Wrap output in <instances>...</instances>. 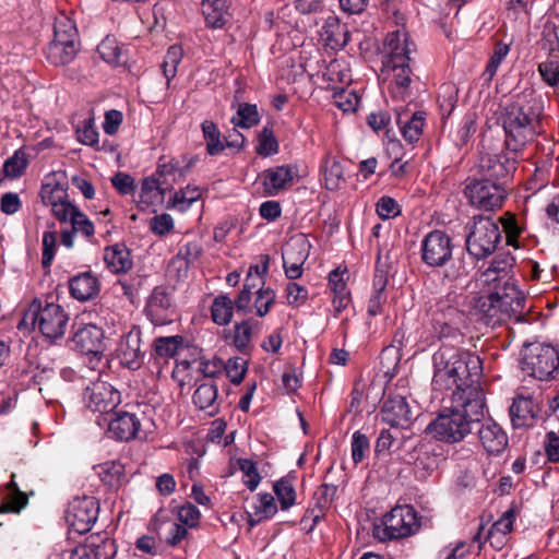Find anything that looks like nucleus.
Returning <instances> with one entry per match:
<instances>
[{
  "label": "nucleus",
  "mask_w": 559,
  "mask_h": 559,
  "mask_svg": "<svg viewBox=\"0 0 559 559\" xmlns=\"http://www.w3.org/2000/svg\"><path fill=\"white\" fill-rule=\"evenodd\" d=\"M224 360L217 356L212 358H200L198 362V372L202 373L204 380H214L223 372Z\"/></svg>",
  "instance_id": "58"
},
{
  "label": "nucleus",
  "mask_w": 559,
  "mask_h": 559,
  "mask_svg": "<svg viewBox=\"0 0 559 559\" xmlns=\"http://www.w3.org/2000/svg\"><path fill=\"white\" fill-rule=\"evenodd\" d=\"M201 128L207 154L211 156L221 154L225 150V142L222 140V133L216 123L211 120H204Z\"/></svg>",
  "instance_id": "39"
},
{
  "label": "nucleus",
  "mask_w": 559,
  "mask_h": 559,
  "mask_svg": "<svg viewBox=\"0 0 559 559\" xmlns=\"http://www.w3.org/2000/svg\"><path fill=\"white\" fill-rule=\"evenodd\" d=\"M513 265L514 258L509 253L496 255L490 265L480 275L483 285L487 286V289L520 290L511 275Z\"/></svg>",
  "instance_id": "13"
},
{
  "label": "nucleus",
  "mask_w": 559,
  "mask_h": 559,
  "mask_svg": "<svg viewBox=\"0 0 559 559\" xmlns=\"http://www.w3.org/2000/svg\"><path fill=\"white\" fill-rule=\"evenodd\" d=\"M202 252L203 248L200 240H187L181 243L177 258L185 260L187 264H191L201 257Z\"/></svg>",
  "instance_id": "63"
},
{
  "label": "nucleus",
  "mask_w": 559,
  "mask_h": 559,
  "mask_svg": "<svg viewBox=\"0 0 559 559\" xmlns=\"http://www.w3.org/2000/svg\"><path fill=\"white\" fill-rule=\"evenodd\" d=\"M52 40L68 41L79 45V34L75 23L67 15H60L55 21Z\"/></svg>",
  "instance_id": "43"
},
{
  "label": "nucleus",
  "mask_w": 559,
  "mask_h": 559,
  "mask_svg": "<svg viewBox=\"0 0 559 559\" xmlns=\"http://www.w3.org/2000/svg\"><path fill=\"white\" fill-rule=\"evenodd\" d=\"M416 50L415 44L405 31L396 29L386 35L384 40V67L411 63V55Z\"/></svg>",
  "instance_id": "17"
},
{
  "label": "nucleus",
  "mask_w": 559,
  "mask_h": 559,
  "mask_svg": "<svg viewBox=\"0 0 559 559\" xmlns=\"http://www.w3.org/2000/svg\"><path fill=\"white\" fill-rule=\"evenodd\" d=\"M140 419L132 413L118 412L109 420L107 433L119 441L134 439L140 430Z\"/></svg>",
  "instance_id": "22"
},
{
  "label": "nucleus",
  "mask_w": 559,
  "mask_h": 559,
  "mask_svg": "<svg viewBox=\"0 0 559 559\" xmlns=\"http://www.w3.org/2000/svg\"><path fill=\"white\" fill-rule=\"evenodd\" d=\"M428 312L431 316L433 332L440 340H459L463 337L462 326L465 314L452 306L448 299L439 298L429 301Z\"/></svg>",
  "instance_id": "10"
},
{
  "label": "nucleus",
  "mask_w": 559,
  "mask_h": 559,
  "mask_svg": "<svg viewBox=\"0 0 559 559\" xmlns=\"http://www.w3.org/2000/svg\"><path fill=\"white\" fill-rule=\"evenodd\" d=\"M544 99L533 87L513 93L500 105V121L506 146L516 154L545 132Z\"/></svg>",
  "instance_id": "1"
},
{
  "label": "nucleus",
  "mask_w": 559,
  "mask_h": 559,
  "mask_svg": "<svg viewBox=\"0 0 559 559\" xmlns=\"http://www.w3.org/2000/svg\"><path fill=\"white\" fill-rule=\"evenodd\" d=\"M337 492V487L331 484H322L314 492V506L320 511L328 510Z\"/></svg>",
  "instance_id": "59"
},
{
  "label": "nucleus",
  "mask_w": 559,
  "mask_h": 559,
  "mask_svg": "<svg viewBox=\"0 0 559 559\" xmlns=\"http://www.w3.org/2000/svg\"><path fill=\"white\" fill-rule=\"evenodd\" d=\"M475 429H477L478 439L488 454H499L506 449L508 437L495 421L486 420L483 423L480 420Z\"/></svg>",
  "instance_id": "21"
},
{
  "label": "nucleus",
  "mask_w": 559,
  "mask_h": 559,
  "mask_svg": "<svg viewBox=\"0 0 559 559\" xmlns=\"http://www.w3.org/2000/svg\"><path fill=\"white\" fill-rule=\"evenodd\" d=\"M463 397L462 393L451 395V407L444 409L426 427V432L445 443H456L469 435L484 418L485 396Z\"/></svg>",
  "instance_id": "3"
},
{
  "label": "nucleus",
  "mask_w": 559,
  "mask_h": 559,
  "mask_svg": "<svg viewBox=\"0 0 559 559\" xmlns=\"http://www.w3.org/2000/svg\"><path fill=\"white\" fill-rule=\"evenodd\" d=\"M248 362L241 357L229 358L226 362L224 361L223 371L233 384H240L247 373Z\"/></svg>",
  "instance_id": "52"
},
{
  "label": "nucleus",
  "mask_w": 559,
  "mask_h": 559,
  "mask_svg": "<svg viewBox=\"0 0 559 559\" xmlns=\"http://www.w3.org/2000/svg\"><path fill=\"white\" fill-rule=\"evenodd\" d=\"M83 402L90 411L106 414L120 404L121 395L110 383L97 380L85 389Z\"/></svg>",
  "instance_id": "15"
},
{
  "label": "nucleus",
  "mask_w": 559,
  "mask_h": 559,
  "mask_svg": "<svg viewBox=\"0 0 559 559\" xmlns=\"http://www.w3.org/2000/svg\"><path fill=\"white\" fill-rule=\"evenodd\" d=\"M100 58L112 66H119L124 62L122 48L114 37L107 36L97 47Z\"/></svg>",
  "instance_id": "44"
},
{
  "label": "nucleus",
  "mask_w": 559,
  "mask_h": 559,
  "mask_svg": "<svg viewBox=\"0 0 559 559\" xmlns=\"http://www.w3.org/2000/svg\"><path fill=\"white\" fill-rule=\"evenodd\" d=\"M295 170L288 165L276 166L264 170L261 178L265 194L272 197L278 194L286 189L287 185L293 182Z\"/></svg>",
  "instance_id": "27"
},
{
  "label": "nucleus",
  "mask_w": 559,
  "mask_h": 559,
  "mask_svg": "<svg viewBox=\"0 0 559 559\" xmlns=\"http://www.w3.org/2000/svg\"><path fill=\"white\" fill-rule=\"evenodd\" d=\"M391 76L389 91L392 97L405 100L409 97V86L412 83V69L409 63L394 64V67H384Z\"/></svg>",
  "instance_id": "29"
},
{
  "label": "nucleus",
  "mask_w": 559,
  "mask_h": 559,
  "mask_svg": "<svg viewBox=\"0 0 559 559\" xmlns=\"http://www.w3.org/2000/svg\"><path fill=\"white\" fill-rule=\"evenodd\" d=\"M310 243L305 235L292 238L283 251V266L285 275L289 280L299 278L302 275V265L309 255Z\"/></svg>",
  "instance_id": "18"
},
{
  "label": "nucleus",
  "mask_w": 559,
  "mask_h": 559,
  "mask_svg": "<svg viewBox=\"0 0 559 559\" xmlns=\"http://www.w3.org/2000/svg\"><path fill=\"white\" fill-rule=\"evenodd\" d=\"M452 238L442 230L429 231L420 242L421 261L429 267H443V281L454 283L469 274L464 255L453 257Z\"/></svg>",
  "instance_id": "4"
},
{
  "label": "nucleus",
  "mask_w": 559,
  "mask_h": 559,
  "mask_svg": "<svg viewBox=\"0 0 559 559\" xmlns=\"http://www.w3.org/2000/svg\"><path fill=\"white\" fill-rule=\"evenodd\" d=\"M70 224L71 229H64L61 231V243L67 248L73 247L75 234H81L87 239H91L94 236L93 223L81 211H79L74 216H72V221L70 222Z\"/></svg>",
  "instance_id": "34"
},
{
  "label": "nucleus",
  "mask_w": 559,
  "mask_h": 559,
  "mask_svg": "<svg viewBox=\"0 0 559 559\" xmlns=\"http://www.w3.org/2000/svg\"><path fill=\"white\" fill-rule=\"evenodd\" d=\"M324 183L329 190H337L344 181V173L341 163L333 156L324 158Z\"/></svg>",
  "instance_id": "45"
},
{
  "label": "nucleus",
  "mask_w": 559,
  "mask_h": 559,
  "mask_svg": "<svg viewBox=\"0 0 559 559\" xmlns=\"http://www.w3.org/2000/svg\"><path fill=\"white\" fill-rule=\"evenodd\" d=\"M285 295L287 305L292 307H300L305 305L309 297L308 289L295 282L286 284Z\"/></svg>",
  "instance_id": "60"
},
{
  "label": "nucleus",
  "mask_w": 559,
  "mask_h": 559,
  "mask_svg": "<svg viewBox=\"0 0 559 559\" xmlns=\"http://www.w3.org/2000/svg\"><path fill=\"white\" fill-rule=\"evenodd\" d=\"M70 295L79 301L96 298L100 292V282L91 271H85L69 280Z\"/></svg>",
  "instance_id": "24"
},
{
  "label": "nucleus",
  "mask_w": 559,
  "mask_h": 559,
  "mask_svg": "<svg viewBox=\"0 0 559 559\" xmlns=\"http://www.w3.org/2000/svg\"><path fill=\"white\" fill-rule=\"evenodd\" d=\"M420 527L417 512L411 506H397L374 524L372 535L380 542L405 538Z\"/></svg>",
  "instance_id": "8"
},
{
  "label": "nucleus",
  "mask_w": 559,
  "mask_h": 559,
  "mask_svg": "<svg viewBox=\"0 0 559 559\" xmlns=\"http://www.w3.org/2000/svg\"><path fill=\"white\" fill-rule=\"evenodd\" d=\"M277 512V506L274 497L269 493H258L252 502V512L249 513V523L251 526L263 520L273 518Z\"/></svg>",
  "instance_id": "35"
},
{
  "label": "nucleus",
  "mask_w": 559,
  "mask_h": 559,
  "mask_svg": "<svg viewBox=\"0 0 559 559\" xmlns=\"http://www.w3.org/2000/svg\"><path fill=\"white\" fill-rule=\"evenodd\" d=\"M252 337V328L249 321L237 323L234 328L233 344L240 352H245Z\"/></svg>",
  "instance_id": "62"
},
{
  "label": "nucleus",
  "mask_w": 559,
  "mask_h": 559,
  "mask_svg": "<svg viewBox=\"0 0 559 559\" xmlns=\"http://www.w3.org/2000/svg\"><path fill=\"white\" fill-rule=\"evenodd\" d=\"M162 181L159 178L147 177L143 179L140 191V203L146 206L159 201L163 195Z\"/></svg>",
  "instance_id": "46"
},
{
  "label": "nucleus",
  "mask_w": 559,
  "mask_h": 559,
  "mask_svg": "<svg viewBox=\"0 0 559 559\" xmlns=\"http://www.w3.org/2000/svg\"><path fill=\"white\" fill-rule=\"evenodd\" d=\"M104 261L107 269L115 273H127L133 266L131 251L124 243H115L105 248Z\"/></svg>",
  "instance_id": "30"
},
{
  "label": "nucleus",
  "mask_w": 559,
  "mask_h": 559,
  "mask_svg": "<svg viewBox=\"0 0 559 559\" xmlns=\"http://www.w3.org/2000/svg\"><path fill=\"white\" fill-rule=\"evenodd\" d=\"M333 103L344 112H352L357 109L359 97L354 91L347 90L346 87H340L338 90H334Z\"/></svg>",
  "instance_id": "53"
},
{
  "label": "nucleus",
  "mask_w": 559,
  "mask_h": 559,
  "mask_svg": "<svg viewBox=\"0 0 559 559\" xmlns=\"http://www.w3.org/2000/svg\"><path fill=\"white\" fill-rule=\"evenodd\" d=\"M464 195L468 203L483 211L500 209L508 197V188L483 177L466 180Z\"/></svg>",
  "instance_id": "11"
},
{
  "label": "nucleus",
  "mask_w": 559,
  "mask_h": 559,
  "mask_svg": "<svg viewBox=\"0 0 559 559\" xmlns=\"http://www.w3.org/2000/svg\"><path fill=\"white\" fill-rule=\"evenodd\" d=\"M382 420L392 427H405L412 420V412L401 395L389 396L381 409Z\"/></svg>",
  "instance_id": "23"
},
{
  "label": "nucleus",
  "mask_w": 559,
  "mask_h": 559,
  "mask_svg": "<svg viewBox=\"0 0 559 559\" xmlns=\"http://www.w3.org/2000/svg\"><path fill=\"white\" fill-rule=\"evenodd\" d=\"M426 115L424 111L409 112L396 109V123L401 134L409 144L417 142L424 131Z\"/></svg>",
  "instance_id": "26"
},
{
  "label": "nucleus",
  "mask_w": 559,
  "mask_h": 559,
  "mask_svg": "<svg viewBox=\"0 0 559 559\" xmlns=\"http://www.w3.org/2000/svg\"><path fill=\"white\" fill-rule=\"evenodd\" d=\"M14 478L15 475L12 474L11 480L7 485L11 495L8 497L7 501L0 504V511L20 513V511L28 503L27 495L19 489Z\"/></svg>",
  "instance_id": "42"
},
{
  "label": "nucleus",
  "mask_w": 559,
  "mask_h": 559,
  "mask_svg": "<svg viewBox=\"0 0 559 559\" xmlns=\"http://www.w3.org/2000/svg\"><path fill=\"white\" fill-rule=\"evenodd\" d=\"M192 395L193 404L201 411H209L211 416L219 411L218 388L214 380H197Z\"/></svg>",
  "instance_id": "28"
},
{
  "label": "nucleus",
  "mask_w": 559,
  "mask_h": 559,
  "mask_svg": "<svg viewBox=\"0 0 559 559\" xmlns=\"http://www.w3.org/2000/svg\"><path fill=\"white\" fill-rule=\"evenodd\" d=\"M260 122V115L257 105L249 103H240L236 115L231 118L235 127L250 129Z\"/></svg>",
  "instance_id": "41"
},
{
  "label": "nucleus",
  "mask_w": 559,
  "mask_h": 559,
  "mask_svg": "<svg viewBox=\"0 0 559 559\" xmlns=\"http://www.w3.org/2000/svg\"><path fill=\"white\" fill-rule=\"evenodd\" d=\"M104 338L102 328L95 324H85L74 333L72 342L80 353L99 357L105 349Z\"/></svg>",
  "instance_id": "19"
},
{
  "label": "nucleus",
  "mask_w": 559,
  "mask_h": 559,
  "mask_svg": "<svg viewBox=\"0 0 559 559\" xmlns=\"http://www.w3.org/2000/svg\"><path fill=\"white\" fill-rule=\"evenodd\" d=\"M117 357L121 365L130 369H138L141 366V330L139 328L133 326L121 337L117 347Z\"/></svg>",
  "instance_id": "20"
},
{
  "label": "nucleus",
  "mask_w": 559,
  "mask_h": 559,
  "mask_svg": "<svg viewBox=\"0 0 559 559\" xmlns=\"http://www.w3.org/2000/svg\"><path fill=\"white\" fill-rule=\"evenodd\" d=\"M68 321V313L60 305L35 299L25 312L22 323L36 324L46 338L57 340L64 335Z\"/></svg>",
  "instance_id": "7"
},
{
  "label": "nucleus",
  "mask_w": 559,
  "mask_h": 559,
  "mask_svg": "<svg viewBox=\"0 0 559 559\" xmlns=\"http://www.w3.org/2000/svg\"><path fill=\"white\" fill-rule=\"evenodd\" d=\"M239 468L243 474V484L246 487L254 491L261 481V476L255 464L248 459L239 460Z\"/></svg>",
  "instance_id": "61"
},
{
  "label": "nucleus",
  "mask_w": 559,
  "mask_h": 559,
  "mask_svg": "<svg viewBox=\"0 0 559 559\" xmlns=\"http://www.w3.org/2000/svg\"><path fill=\"white\" fill-rule=\"evenodd\" d=\"M538 405L530 396L518 395L510 407V417L514 428L531 427L535 424Z\"/></svg>",
  "instance_id": "25"
},
{
  "label": "nucleus",
  "mask_w": 559,
  "mask_h": 559,
  "mask_svg": "<svg viewBox=\"0 0 559 559\" xmlns=\"http://www.w3.org/2000/svg\"><path fill=\"white\" fill-rule=\"evenodd\" d=\"M98 510V503L93 497L76 498L66 512L67 523L79 534L87 533L97 520Z\"/></svg>",
  "instance_id": "16"
},
{
  "label": "nucleus",
  "mask_w": 559,
  "mask_h": 559,
  "mask_svg": "<svg viewBox=\"0 0 559 559\" xmlns=\"http://www.w3.org/2000/svg\"><path fill=\"white\" fill-rule=\"evenodd\" d=\"M321 36L332 48H343L349 41V32L345 24L341 23L337 16L330 15L322 26Z\"/></svg>",
  "instance_id": "32"
},
{
  "label": "nucleus",
  "mask_w": 559,
  "mask_h": 559,
  "mask_svg": "<svg viewBox=\"0 0 559 559\" xmlns=\"http://www.w3.org/2000/svg\"><path fill=\"white\" fill-rule=\"evenodd\" d=\"M326 88L332 91L348 86L353 79L348 64L342 59L332 60L323 72Z\"/></svg>",
  "instance_id": "31"
},
{
  "label": "nucleus",
  "mask_w": 559,
  "mask_h": 559,
  "mask_svg": "<svg viewBox=\"0 0 559 559\" xmlns=\"http://www.w3.org/2000/svg\"><path fill=\"white\" fill-rule=\"evenodd\" d=\"M515 520V511L513 508L508 509L502 513V515L492 524L491 528L488 532V539H493L497 535H501L506 537L511 533L513 528V523Z\"/></svg>",
  "instance_id": "56"
},
{
  "label": "nucleus",
  "mask_w": 559,
  "mask_h": 559,
  "mask_svg": "<svg viewBox=\"0 0 559 559\" xmlns=\"http://www.w3.org/2000/svg\"><path fill=\"white\" fill-rule=\"evenodd\" d=\"M276 299V293L270 287H259L255 290L254 308L258 317H265Z\"/></svg>",
  "instance_id": "55"
},
{
  "label": "nucleus",
  "mask_w": 559,
  "mask_h": 559,
  "mask_svg": "<svg viewBox=\"0 0 559 559\" xmlns=\"http://www.w3.org/2000/svg\"><path fill=\"white\" fill-rule=\"evenodd\" d=\"M200 197L201 191L198 187L187 186L175 192L170 199V205L179 212H186Z\"/></svg>",
  "instance_id": "49"
},
{
  "label": "nucleus",
  "mask_w": 559,
  "mask_h": 559,
  "mask_svg": "<svg viewBox=\"0 0 559 559\" xmlns=\"http://www.w3.org/2000/svg\"><path fill=\"white\" fill-rule=\"evenodd\" d=\"M525 295L522 290L488 289V295L479 297L477 309L487 324L496 325L514 318L519 320L525 309Z\"/></svg>",
  "instance_id": "5"
},
{
  "label": "nucleus",
  "mask_w": 559,
  "mask_h": 559,
  "mask_svg": "<svg viewBox=\"0 0 559 559\" xmlns=\"http://www.w3.org/2000/svg\"><path fill=\"white\" fill-rule=\"evenodd\" d=\"M479 169L480 177L507 188L508 181L516 169V157L509 152L486 154L480 158Z\"/></svg>",
  "instance_id": "14"
},
{
  "label": "nucleus",
  "mask_w": 559,
  "mask_h": 559,
  "mask_svg": "<svg viewBox=\"0 0 559 559\" xmlns=\"http://www.w3.org/2000/svg\"><path fill=\"white\" fill-rule=\"evenodd\" d=\"M183 345V337L180 335L157 337L154 341V349L157 356L163 358L175 357Z\"/></svg>",
  "instance_id": "47"
},
{
  "label": "nucleus",
  "mask_w": 559,
  "mask_h": 559,
  "mask_svg": "<svg viewBox=\"0 0 559 559\" xmlns=\"http://www.w3.org/2000/svg\"><path fill=\"white\" fill-rule=\"evenodd\" d=\"M100 545H79L72 552L70 559H108L112 557L114 544L111 539L104 538Z\"/></svg>",
  "instance_id": "36"
},
{
  "label": "nucleus",
  "mask_w": 559,
  "mask_h": 559,
  "mask_svg": "<svg viewBox=\"0 0 559 559\" xmlns=\"http://www.w3.org/2000/svg\"><path fill=\"white\" fill-rule=\"evenodd\" d=\"M273 490L280 501L282 510H288L296 503V490L293 483L287 478H281L273 485Z\"/></svg>",
  "instance_id": "48"
},
{
  "label": "nucleus",
  "mask_w": 559,
  "mask_h": 559,
  "mask_svg": "<svg viewBox=\"0 0 559 559\" xmlns=\"http://www.w3.org/2000/svg\"><path fill=\"white\" fill-rule=\"evenodd\" d=\"M457 94L459 90L452 82L443 83L439 87L438 104L443 120L448 119L453 112L457 103Z\"/></svg>",
  "instance_id": "38"
},
{
  "label": "nucleus",
  "mask_w": 559,
  "mask_h": 559,
  "mask_svg": "<svg viewBox=\"0 0 559 559\" xmlns=\"http://www.w3.org/2000/svg\"><path fill=\"white\" fill-rule=\"evenodd\" d=\"M202 12L206 24L213 28L223 27L229 19L227 0H203Z\"/></svg>",
  "instance_id": "33"
},
{
  "label": "nucleus",
  "mask_w": 559,
  "mask_h": 559,
  "mask_svg": "<svg viewBox=\"0 0 559 559\" xmlns=\"http://www.w3.org/2000/svg\"><path fill=\"white\" fill-rule=\"evenodd\" d=\"M465 231L466 250L476 260L491 255L501 240L499 223L490 216H474L465 226Z\"/></svg>",
  "instance_id": "6"
},
{
  "label": "nucleus",
  "mask_w": 559,
  "mask_h": 559,
  "mask_svg": "<svg viewBox=\"0 0 559 559\" xmlns=\"http://www.w3.org/2000/svg\"><path fill=\"white\" fill-rule=\"evenodd\" d=\"M234 302L227 295H218L214 298L211 314L213 321L218 325H226L231 321Z\"/></svg>",
  "instance_id": "40"
},
{
  "label": "nucleus",
  "mask_w": 559,
  "mask_h": 559,
  "mask_svg": "<svg viewBox=\"0 0 559 559\" xmlns=\"http://www.w3.org/2000/svg\"><path fill=\"white\" fill-rule=\"evenodd\" d=\"M78 47V44L52 40L46 48V57L55 66L67 64L74 59Z\"/></svg>",
  "instance_id": "37"
},
{
  "label": "nucleus",
  "mask_w": 559,
  "mask_h": 559,
  "mask_svg": "<svg viewBox=\"0 0 559 559\" xmlns=\"http://www.w3.org/2000/svg\"><path fill=\"white\" fill-rule=\"evenodd\" d=\"M370 449L369 439L360 431H356L352 437V457L355 464L360 463Z\"/></svg>",
  "instance_id": "64"
},
{
  "label": "nucleus",
  "mask_w": 559,
  "mask_h": 559,
  "mask_svg": "<svg viewBox=\"0 0 559 559\" xmlns=\"http://www.w3.org/2000/svg\"><path fill=\"white\" fill-rule=\"evenodd\" d=\"M40 197L44 204L49 206L50 209H53L55 205L57 206L59 203H62L69 198L67 190L59 183L43 185L40 190Z\"/></svg>",
  "instance_id": "54"
},
{
  "label": "nucleus",
  "mask_w": 559,
  "mask_h": 559,
  "mask_svg": "<svg viewBox=\"0 0 559 559\" xmlns=\"http://www.w3.org/2000/svg\"><path fill=\"white\" fill-rule=\"evenodd\" d=\"M144 312L154 325L171 323L177 316L174 289L164 285L154 287L147 297Z\"/></svg>",
  "instance_id": "12"
},
{
  "label": "nucleus",
  "mask_w": 559,
  "mask_h": 559,
  "mask_svg": "<svg viewBox=\"0 0 559 559\" xmlns=\"http://www.w3.org/2000/svg\"><path fill=\"white\" fill-rule=\"evenodd\" d=\"M522 370L538 380L554 379L559 370V352L543 343L525 346L522 355Z\"/></svg>",
  "instance_id": "9"
},
{
  "label": "nucleus",
  "mask_w": 559,
  "mask_h": 559,
  "mask_svg": "<svg viewBox=\"0 0 559 559\" xmlns=\"http://www.w3.org/2000/svg\"><path fill=\"white\" fill-rule=\"evenodd\" d=\"M27 156L23 150H17L3 164V173L5 177L19 178L23 175L27 167Z\"/></svg>",
  "instance_id": "51"
},
{
  "label": "nucleus",
  "mask_w": 559,
  "mask_h": 559,
  "mask_svg": "<svg viewBox=\"0 0 559 559\" xmlns=\"http://www.w3.org/2000/svg\"><path fill=\"white\" fill-rule=\"evenodd\" d=\"M182 57L183 49L181 46L173 45L168 48L162 64L163 74L166 78L167 85H169L170 81L176 76L177 68L181 62Z\"/></svg>",
  "instance_id": "50"
},
{
  "label": "nucleus",
  "mask_w": 559,
  "mask_h": 559,
  "mask_svg": "<svg viewBox=\"0 0 559 559\" xmlns=\"http://www.w3.org/2000/svg\"><path fill=\"white\" fill-rule=\"evenodd\" d=\"M433 376L431 386L435 392L462 393L465 397L485 396L480 385L483 360L469 350L443 344L432 355Z\"/></svg>",
  "instance_id": "2"
},
{
  "label": "nucleus",
  "mask_w": 559,
  "mask_h": 559,
  "mask_svg": "<svg viewBox=\"0 0 559 559\" xmlns=\"http://www.w3.org/2000/svg\"><path fill=\"white\" fill-rule=\"evenodd\" d=\"M278 151V142L270 128H263L258 139L257 153L261 156H271Z\"/></svg>",
  "instance_id": "57"
}]
</instances>
